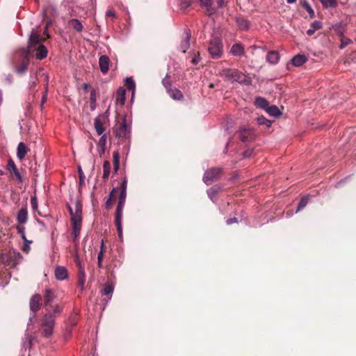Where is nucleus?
<instances>
[{"label":"nucleus","instance_id":"1","mask_svg":"<svg viewBox=\"0 0 356 356\" xmlns=\"http://www.w3.org/2000/svg\"><path fill=\"white\" fill-rule=\"evenodd\" d=\"M49 38V35H47V38ZM46 38L40 36V32L37 31H32L29 40V47L26 49L29 51V54L31 51H35V57L37 59L42 60L47 57V49L42 44V42L45 41Z\"/></svg>","mask_w":356,"mask_h":356},{"label":"nucleus","instance_id":"2","mask_svg":"<svg viewBox=\"0 0 356 356\" xmlns=\"http://www.w3.org/2000/svg\"><path fill=\"white\" fill-rule=\"evenodd\" d=\"M127 179L124 177L119 188L120 195L115 216V224L117 227L118 233L120 236H121V235L122 234V211L124 207L127 197Z\"/></svg>","mask_w":356,"mask_h":356},{"label":"nucleus","instance_id":"3","mask_svg":"<svg viewBox=\"0 0 356 356\" xmlns=\"http://www.w3.org/2000/svg\"><path fill=\"white\" fill-rule=\"evenodd\" d=\"M44 307L47 314H53L54 318L63 312V306L54 296V291H45Z\"/></svg>","mask_w":356,"mask_h":356},{"label":"nucleus","instance_id":"4","mask_svg":"<svg viewBox=\"0 0 356 356\" xmlns=\"http://www.w3.org/2000/svg\"><path fill=\"white\" fill-rule=\"evenodd\" d=\"M23 257L19 252H9L0 255V261L6 266L14 268L22 260Z\"/></svg>","mask_w":356,"mask_h":356},{"label":"nucleus","instance_id":"5","mask_svg":"<svg viewBox=\"0 0 356 356\" xmlns=\"http://www.w3.org/2000/svg\"><path fill=\"white\" fill-rule=\"evenodd\" d=\"M220 75L228 81H237L239 83L243 82L245 80V75L241 72L236 69L225 68L221 70Z\"/></svg>","mask_w":356,"mask_h":356},{"label":"nucleus","instance_id":"6","mask_svg":"<svg viewBox=\"0 0 356 356\" xmlns=\"http://www.w3.org/2000/svg\"><path fill=\"white\" fill-rule=\"evenodd\" d=\"M55 318L53 314H46L42 318V329L45 337H49L54 331Z\"/></svg>","mask_w":356,"mask_h":356},{"label":"nucleus","instance_id":"7","mask_svg":"<svg viewBox=\"0 0 356 356\" xmlns=\"http://www.w3.org/2000/svg\"><path fill=\"white\" fill-rule=\"evenodd\" d=\"M19 55L21 60L15 67V72L17 74H22L26 72L28 65H29V51L25 48L19 50Z\"/></svg>","mask_w":356,"mask_h":356},{"label":"nucleus","instance_id":"8","mask_svg":"<svg viewBox=\"0 0 356 356\" xmlns=\"http://www.w3.org/2000/svg\"><path fill=\"white\" fill-rule=\"evenodd\" d=\"M222 43L218 38H214L209 42V53L213 59H218L222 55Z\"/></svg>","mask_w":356,"mask_h":356},{"label":"nucleus","instance_id":"9","mask_svg":"<svg viewBox=\"0 0 356 356\" xmlns=\"http://www.w3.org/2000/svg\"><path fill=\"white\" fill-rule=\"evenodd\" d=\"M222 170L219 168H211L207 170L204 175L203 181L207 185H210L213 182L219 179Z\"/></svg>","mask_w":356,"mask_h":356},{"label":"nucleus","instance_id":"10","mask_svg":"<svg viewBox=\"0 0 356 356\" xmlns=\"http://www.w3.org/2000/svg\"><path fill=\"white\" fill-rule=\"evenodd\" d=\"M42 304V298L38 294H35L33 296L30 300V309L33 312V314L30 315L28 325H30L31 323H34V320L35 319V314H34L37 312Z\"/></svg>","mask_w":356,"mask_h":356},{"label":"nucleus","instance_id":"11","mask_svg":"<svg viewBox=\"0 0 356 356\" xmlns=\"http://www.w3.org/2000/svg\"><path fill=\"white\" fill-rule=\"evenodd\" d=\"M115 136L118 138L126 139L129 136L130 127L127 124L125 119L118 124L114 130Z\"/></svg>","mask_w":356,"mask_h":356},{"label":"nucleus","instance_id":"12","mask_svg":"<svg viewBox=\"0 0 356 356\" xmlns=\"http://www.w3.org/2000/svg\"><path fill=\"white\" fill-rule=\"evenodd\" d=\"M72 228V241L76 243L80 234L82 226V216L75 217L74 219L70 220Z\"/></svg>","mask_w":356,"mask_h":356},{"label":"nucleus","instance_id":"13","mask_svg":"<svg viewBox=\"0 0 356 356\" xmlns=\"http://www.w3.org/2000/svg\"><path fill=\"white\" fill-rule=\"evenodd\" d=\"M238 136L243 142H251L255 138V133L252 129L242 127L238 131Z\"/></svg>","mask_w":356,"mask_h":356},{"label":"nucleus","instance_id":"14","mask_svg":"<svg viewBox=\"0 0 356 356\" xmlns=\"http://www.w3.org/2000/svg\"><path fill=\"white\" fill-rule=\"evenodd\" d=\"M201 7L204 10V14L208 16H211L217 11L213 0H199Z\"/></svg>","mask_w":356,"mask_h":356},{"label":"nucleus","instance_id":"15","mask_svg":"<svg viewBox=\"0 0 356 356\" xmlns=\"http://www.w3.org/2000/svg\"><path fill=\"white\" fill-rule=\"evenodd\" d=\"M190 40H191V31L188 29H186L184 31V38L181 42L179 49L185 54L186 50L190 47Z\"/></svg>","mask_w":356,"mask_h":356},{"label":"nucleus","instance_id":"16","mask_svg":"<svg viewBox=\"0 0 356 356\" xmlns=\"http://www.w3.org/2000/svg\"><path fill=\"white\" fill-rule=\"evenodd\" d=\"M67 209L70 213V220L74 219L75 217L82 216V204L80 201H76L75 203V211L71 208L70 205H67Z\"/></svg>","mask_w":356,"mask_h":356},{"label":"nucleus","instance_id":"17","mask_svg":"<svg viewBox=\"0 0 356 356\" xmlns=\"http://www.w3.org/2000/svg\"><path fill=\"white\" fill-rule=\"evenodd\" d=\"M109 63L110 59L107 56L103 55L99 57V65L100 70L103 74H106L108 72L109 70Z\"/></svg>","mask_w":356,"mask_h":356},{"label":"nucleus","instance_id":"18","mask_svg":"<svg viewBox=\"0 0 356 356\" xmlns=\"http://www.w3.org/2000/svg\"><path fill=\"white\" fill-rule=\"evenodd\" d=\"M7 170L13 172L19 182H22V177L19 170L17 168L15 163L11 159H10L8 161Z\"/></svg>","mask_w":356,"mask_h":356},{"label":"nucleus","instance_id":"19","mask_svg":"<svg viewBox=\"0 0 356 356\" xmlns=\"http://www.w3.org/2000/svg\"><path fill=\"white\" fill-rule=\"evenodd\" d=\"M113 291H100V305H102V310L105 309L106 305L112 298Z\"/></svg>","mask_w":356,"mask_h":356},{"label":"nucleus","instance_id":"20","mask_svg":"<svg viewBox=\"0 0 356 356\" xmlns=\"http://www.w3.org/2000/svg\"><path fill=\"white\" fill-rule=\"evenodd\" d=\"M28 220V211L26 206L22 207L18 211L17 216V220L19 225H24L26 223Z\"/></svg>","mask_w":356,"mask_h":356},{"label":"nucleus","instance_id":"21","mask_svg":"<svg viewBox=\"0 0 356 356\" xmlns=\"http://www.w3.org/2000/svg\"><path fill=\"white\" fill-rule=\"evenodd\" d=\"M230 54L234 56H243L245 54L243 46L241 43L234 44L230 49Z\"/></svg>","mask_w":356,"mask_h":356},{"label":"nucleus","instance_id":"22","mask_svg":"<svg viewBox=\"0 0 356 356\" xmlns=\"http://www.w3.org/2000/svg\"><path fill=\"white\" fill-rule=\"evenodd\" d=\"M126 90L124 88L120 87L116 92V104L123 106L126 99Z\"/></svg>","mask_w":356,"mask_h":356},{"label":"nucleus","instance_id":"23","mask_svg":"<svg viewBox=\"0 0 356 356\" xmlns=\"http://www.w3.org/2000/svg\"><path fill=\"white\" fill-rule=\"evenodd\" d=\"M280 60V54L277 51H270L266 56V61L270 64L275 65Z\"/></svg>","mask_w":356,"mask_h":356},{"label":"nucleus","instance_id":"24","mask_svg":"<svg viewBox=\"0 0 356 356\" xmlns=\"http://www.w3.org/2000/svg\"><path fill=\"white\" fill-rule=\"evenodd\" d=\"M67 270L63 266H57L55 269V276L58 280H63L67 277Z\"/></svg>","mask_w":356,"mask_h":356},{"label":"nucleus","instance_id":"25","mask_svg":"<svg viewBox=\"0 0 356 356\" xmlns=\"http://www.w3.org/2000/svg\"><path fill=\"white\" fill-rule=\"evenodd\" d=\"M17 150V156L21 161L24 159L26 154L29 151L27 147L23 142H21L18 144Z\"/></svg>","mask_w":356,"mask_h":356},{"label":"nucleus","instance_id":"26","mask_svg":"<svg viewBox=\"0 0 356 356\" xmlns=\"http://www.w3.org/2000/svg\"><path fill=\"white\" fill-rule=\"evenodd\" d=\"M167 92L175 100H181L184 98L182 92L176 88H169Z\"/></svg>","mask_w":356,"mask_h":356},{"label":"nucleus","instance_id":"27","mask_svg":"<svg viewBox=\"0 0 356 356\" xmlns=\"http://www.w3.org/2000/svg\"><path fill=\"white\" fill-rule=\"evenodd\" d=\"M307 58L304 55L298 54L291 59V63L296 67H300L306 63Z\"/></svg>","mask_w":356,"mask_h":356},{"label":"nucleus","instance_id":"28","mask_svg":"<svg viewBox=\"0 0 356 356\" xmlns=\"http://www.w3.org/2000/svg\"><path fill=\"white\" fill-rule=\"evenodd\" d=\"M94 126L95 128V130L99 136H101L103 134V133L105 131V128L103 125V122L101 121L99 118H97L95 120L94 122Z\"/></svg>","mask_w":356,"mask_h":356},{"label":"nucleus","instance_id":"29","mask_svg":"<svg viewBox=\"0 0 356 356\" xmlns=\"http://www.w3.org/2000/svg\"><path fill=\"white\" fill-rule=\"evenodd\" d=\"M69 25L77 32H81L83 28L81 22L77 19H71L69 22Z\"/></svg>","mask_w":356,"mask_h":356},{"label":"nucleus","instance_id":"30","mask_svg":"<svg viewBox=\"0 0 356 356\" xmlns=\"http://www.w3.org/2000/svg\"><path fill=\"white\" fill-rule=\"evenodd\" d=\"M255 105L258 108L265 109L266 111L269 106V102L264 97H257L255 100Z\"/></svg>","mask_w":356,"mask_h":356},{"label":"nucleus","instance_id":"31","mask_svg":"<svg viewBox=\"0 0 356 356\" xmlns=\"http://www.w3.org/2000/svg\"><path fill=\"white\" fill-rule=\"evenodd\" d=\"M78 276V284L81 289H83L86 281V275L83 269L81 268L80 265L79 266Z\"/></svg>","mask_w":356,"mask_h":356},{"label":"nucleus","instance_id":"32","mask_svg":"<svg viewBox=\"0 0 356 356\" xmlns=\"http://www.w3.org/2000/svg\"><path fill=\"white\" fill-rule=\"evenodd\" d=\"M113 170L114 172L116 173L120 168V154L118 151H115L113 153Z\"/></svg>","mask_w":356,"mask_h":356},{"label":"nucleus","instance_id":"33","mask_svg":"<svg viewBox=\"0 0 356 356\" xmlns=\"http://www.w3.org/2000/svg\"><path fill=\"white\" fill-rule=\"evenodd\" d=\"M236 23L241 30H247L249 28V22L243 17L237 18Z\"/></svg>","mask_w":356,"mask_h":356},{"label":"nucleus","instance_id":"34","mask_svg":"<svg viewBox=\"0 0 356 356\" xmlns=\"http://www.w3.org/2000/svg\"><path fill=\"white\" fill-rule=\"evenodd\" d=\"M111 172V163L108 161H105L103 163V178H108Z\"/></svg>","mask_w":356,"mask_h":356},{"label":"nucleus","instance_id":"35","mask_svg":"<svg viewBox=\"0 0 356 356\" xmlns=\"http://www.w3.org/2000/svg\"><path fill=\"white\" fill-rule=\"evenodd\" d=\"M32 340V336L29 334L28 332H26L24 334V337L23 338V347L25 349L29 348L31 346Z\"/></svg>","mask_w":356,"mask_h":356},{"label":"nucleus","instance_id":"36","mask_svg":"<svg viewBox=\"0 0 356 356\" xmlns=\"http://www.w3.org/2000/svg\"><path fill=\"white\" fill-rule=\"evenodd\" d=\"M266 111L269 115L274 116V117H277L281 115V113H280L278 107H277L275 105L270 106H268V107L266 109Z\"/></svg>","mask_w":356,"mask_h":356},{"label":"nucleus","instance_id":"37","mask_svg":"<svg viewBox=\"0 0 356 356\" xmlns=\"http://www.w3.org/2000/svg\"><path fill=\"white\" fill-rule=\"evenodd\" d=\"M117 191H118V188H113L112 189V191H111V193L109 194V197L105 203V206H106V209H110L111 207L112 204H113V200L115 194L117 192Z\"/></svg>","mask_w":356,"mask_h":356},{"label":"nucleus","instance_id":"38","mask_svg":"<svg viewBox=\"0 0 356 356\" xmlns=\"http://www.w3.org/2000/svg\"><path fill=\"white\" fill-rule=\"evenodd\" d=\"M106 143V135L102 136L98 142V147L99 149V153L104 154L105 151V146Z\"/></svg>","mask_w":356,"mask_h":356},{"label":"nucleus","instance_id":"39","mask_svg":"<svg viewBox=\"0 0 356 356\" xmlns=\"http://www.w3.org/2000/svg\"><path fill=\"white\" fill-rule=\"evenodd\" d=\"M322 5L325 8H335L337 6V0H320Z\"/></svg>","mask_w":356,"mask_h":356},{"label":"nucleus","instance_id":"40","mask_svg":"<svg viewBox=\"0 0 356 356\" xmlns=\"http://www.w3.org/2000/svg\"><path fill=\"white\" fill-rule=\"evenodd\" d=\"M257 122L259 125H264L266 127H269L271 126L272 122L268 120L264 116H261L257 118Z\"/></svg>","mask_w":356,"mask_h":356},{"label":"nucleus","instance_id":"41","mask_svg":"<svg viewBox=\"0 0 356 356\" xmlns=\"http://www.w3.org/2000/svg\"><path fill=\"white\" fill-rule=\"evenodd\" d=\"M300 3L305 8V10L309 13L311 17L314 16V11L309 4L306 0H300Z\"/></svg>","mask_w":356,"mask_h":356},{"label":"nucleus","instance_id":"42","mask_svg":"<svg viewBox=\"0 0 356 356\" xmlns=\"http://www.w3.org/2000/svg\"><path fill=\"white\" fill-rule=\"evenodd\" d=\"M125 85L128 90H134L135 89V82L131 77H127L125 79Z\"/></svg>","mask_w":356,"mask_h":356},{"label":"nucleus","instance_id":"43","mask_svg":"<svg viewBox=\"0 0 356 356\" xmlns=\"http://www.w3.org/2000/svg\"><path fill=\"white\" fill-rule=\"evenodd\" d=\"M104 241H102V245H101V250H100L99 252L98 253V256H97V261H98V266H99V268L102 267V259H103L104 252Z\"/></svg>","mask_w":356,"mask_h":356},{"label":"nucleus","instance_id":"44","mask_svg":"<svg viewBox=\"0 0 356 356\" xmlns=\"http://www.w3.org/2000/svg\"><path fill=\"white\" fill-rule=\"evenodd\" d=\"M307 203H308V197H303L302 198H301V200L299 202L296 212L300 211L304 207H305L306 205L307 204Z\"/></svg>","mask_w":356,"mask_h":356},{"label":"nucleus","instance_id":"45","mask_svg":"<svg viewBox=\"0 0 356 356\" xmlns=\"http://www.w3.org/2000/svg\"><path fill=\"white\" fill-rule=\"evenodd\" d=\"M162 83L165 88H166V90H168L169 88H171V83L170 77L166 76L162 81Z\"/></svg>","mask_w":356,"mask_h":356},{"label":"nucleus","instance_id":"46","mask_svg":"<svg viewBox=\"0 0 356 356\" xmlns=\"http://www.w3.org/2000/svg\"><path fill=\"white\" fill-rule=\"evenodd\" d=\"M311 27L315 31L321 29L322 28V23L319 21L315 20L311 24Z\"/></svg>","mask_w":356,"mask_h":356},{"label":"nucleus","instance_id":"47","mask_svg":"<svg viewBox=\"0 0 356 356\" xmlns=\"http://www.w3.org/2000/svg\"><path fill=\"white\" fill-rule=\"evenodd\" d=\"M31 204L33 210L35 211L38 209V200L36 196H32L31 197Z\"/></svg>","mask_w":356,"mask_h":356},{"label":"nucleus","instance_id":"48","mask_svg":"<svg viewBox=\"0 0 356 356\" xmlns=\"http://www.w3.org/2000/svg\"><path fill=\"white\" fill-rule=\"evenodd\" d=\"M200 60H201L200 54L199 52H197V54H195L194 57L193 58V59L191 60V63L193 65H197L200 63Z\"/></svg>","mask_w":356,"mask_h":356},{"label":"nucleus","instance_id":"49","mask_svg":"<svg viewBox=\"0 0 356 356\" xmlns=\"http://www.w3.org/2000/svg\"><path fill=\"white\" fill-rule=\"evenodd\" d=\"M191 6V1L189 0H181L180 6L182 9H186Z\"/></svg>","mask_w":356,"mask_h":356},{"label":"nucleus","instance_id":"50","mask_svg":"<svg viewBox=\"0 0 356 356\" xmlns=\"http://www.w3.org/2000/svg\"><path fill=\"white\" fill-rule=\"evenodd\" d=\"M226 3H226L225 0H217L216 3H215V4L218 9L219 8H222V7L225 6Z\"/></svg>","mask_w":356,"mask_h":356},{"label":"nucleus","instance_id":"51","mask_svg":"<svg viewBox=\"0 0 356 356\" xmlns=\"http://www.w3.org/2000/svg\"><path fill=\"white\" fill-rule=\"evenodd\" d=\"M17 229L18 233H19L20 235H24V234H25V227L23 226V225H19L17 227Z\"/></svg>","mask_w":356,"mask_h":356},{"label":"nucleus","instance_id":"52","mask_svg":"<svg viewBox=\"0 0 356 356\" xmlns=\"http://www.w3.org/2000/svg\"><path fill=\"white\" fill-rule=\"evenodd\" d=\"M253 154V149H248L243 152V156L245 158L250 157Z\"/></svg>","mask_w":356,"mask_h":356},{"label":"nucleus","instance_id":"53","mask_svg":"<svg viewBox=\"0 0 356 356\" xmlns=\"http://www.w3.org/2000/svg\"><path fill=\"white\" fill-rule=\"evenodd\" d=\"M79 181H80V184H81L82 183L84 182L85 177H84L83 171L81 170V169L80 168L79 169Z\"/></svg>","mask_w":356,"mask_h":356},{"label":"nucleus","instance_id":"54","mask_svg":"<svg viewBox=\"0 0 356 356\" xmlns=\"http://www.w3.org/2000/svg\"><path fill=\"white\" fill-rule=\"evenodd\" d=\"M90 100L91 102H95L96 101V95L95 90L90 91Z\"/></svg>","mask_w":356,"mask_h":356},{"label":"nucleus","instance_id":"55","mask_svg":"<svg viewBox=\"0 0 356 356\" xmlns=\"http://www.w3.org/2000/svg\"><path fill=\"white\" fill-rule=\"evenodd\" d=\"M218 193V190L216 189V188L213 187V188H211L209 191H208V194L209 195H215Z\"/></svg>","mask_w":356,"mask_h":356},{"label":"nucleus","instance_id":"56","mask_svg":"<svg viewBox=\"0 0 356 356\" xmlns=\"http://www.w3.org/2000/svg\"><path fill=\"white\" fill-rule=\"evenodd\" d=\"M107 17H115V13L113 10H109L106 12Z\"/></svg>","mask_w":356,"mask_h":356},{"label":"nucleus","instance_id":"57","mask_svg":"<svg viewBox=\"0 0 356 356\" xmlns=\"http://www.w3.org/2000/svg\"><path fill=\"white\" fill-rule=\"evenodd\" d=\"M237 222V219H236V218H228V219L227 220V223L228 225H231V224H232V223H234V222Z\"/></svg>","mask_w":356,"mask_h":356},{"label":"nucleus","instance_id":"58","mask_svg":"<svg viewBox=\"0 0 356 356\" xmlns=\"http://www.w3.org/2000/svg\"><path fill=\"white\" fill-rule=\"evenodd\" d=\"M315 30L311 27V29L307 31V34L309 36L312 35L315 33Z\"/></svg>","mask_w":356,"mask_h":356},{"label":"nucleus","instance_id":"59","mask_svg":"<svg viewBox=\"0 0 356 356\" xmlns=\"http://www.w3.org/2000/svg\"><path fill=\"white\" fill-rule=\"evenodd\" d=\"M46 101H47V91L45 92V94H44L42 96L41 104L42 105L43 104H44L46 102Z\"/></svg>","mask_w":356,"mask_h":356},{"label":"nucleus","instance_id":"60","mask_svg":"<svg viewBox=\"0 0 356 356\" xmlns=\"http://www.w3.org/2000/svg\"><path fill=\"white\" fill-rule=\"evenodd\" d=\"M252 48H254V49H261L264 52L266 51V47H257V46H253Z\"/></svg>","mask_w":356,"mask_h":356},{"label":"nucleus","instance_id":"61","mask_svg":"<svg viewBox=\"0 0 356 356\" xmlns=\"http://www.w3.org/2000/svg\"><path fill=\"white\" fill-rule=\"evenodd\" d=\"M29 243H25V245H24V248H23V250H24V252H27L29 251V250L30 249V248H29Z\"/></svg>","mask_w":356,"mask_h":356},{"label":"nucleus","instance_id":"62","mask_svg":"<svg viewBox=\"0 0 356 356\" xmlns=\"http://www.w3.org/2000/svg\"><path fill=\"white\" fill-rule=\"evenodd\" d=\"M21 237L22 238V239L24 240V243H31L32 241H28L26 238V236L25 234L24 235H21Z\"/></svg>","mask_w":356,"mask_h":356},{"label":"nucleus","instance_id":"63","mask_svg":"<svg viewBox=\"0 0 356 356\" xmlns=\"http://www.w3.org/2000/svg\"><path fill=\"white\" fill-rule=\"evenodd\" d=\"M350 42V40H347V41H345V42H343V41L342 40V42H341V47H341V48H343L346 45H347V44H348V42Z\"/></svg>","mask_w":356,"mask_h":356},{"label":"nucleus","instance_id":"64","mask_svg":"<svg viewBox=\"0 0 356 356\" xmlns=\"http://www.w3.org/2000/svg\"><path fill=\"white\" fill-rule=\"evenodd\" d=\"M114 286L112 284H108L104 289H113Z\"/></svg>","mask_w":356,"mask_h":356}]
</instances>
